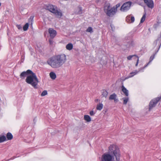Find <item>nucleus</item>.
I'll list each match as a JSON object with an SVG mask.
<instances>
[{
  "label": "nucleus",
  "mask_w": 161,
  "mask_h": 161,
  "mask_svg": "<svg viewBox=\"0 0 161 161\" xmlns=\"http://www.w3.org/2000/svg\"><path fill=\"white\" fill-rule=\"evenodd\" d=\"M120 156L118 147L114 144L111 145L108 152L103 153L101 156V161H119Z\"/></svg>",
  "instance_id": "1"
},
{
  "label": "nucleus",
  "mask_w": 161,
  "mask_h": 161,
  "mask_svg": "<svg viewBox=\"0 0 161 161\" xmlns=\"http://www.w3.org/2000/svg\"><path fill=\"white\" fill-rule=\"evenodd\" d=\"M66 57L64 54L54 56L47 61V64L53 68H58L66 62Z\"/></svg>",
  "instance_id": "2"
},
{
  "label": "nucleus",
  "mask_w": 161,
  "mask_h": 161,
  "mask_svg": "<svg viewBox=\"0 0 161 161\" xmlns=\"http://www.w3.org/2000/svg\"><path fill=\"white\" fill-rule=\"evenodd\" d=\"M25 81L28 84L31 85L35 89H37V85L39 82L36 74L32 72L30 75L27 76Z\"/></svg>",
  "instance_id": "3"
},
{
  "label": "nucleus",
  "mask_w": 161,
  "mask_h": 161,
  "mask_svg": "<svg viewBox=\"0 0 161 161\" xmlns=\"http://www.w3.org/2000/svg\"><path fill=\"white\" fill-rule=\"evenodd\" d=\"M104 11L106 15L109 17H112L115 14L117 11L113 7L111 8L110 4L107 3L104 7Z\"/></svg>",
  "instance_id": "4"
},
{
  "label": "nucleus",
  "mask_w": 161,
  "mask_h": 161,
  "mask_svg": "<svg viewBox=\"0 0 161 161\" xmlns=\"http://www.w3.org/2000/svg\"><path fill=\"white\" fill-rule=\"evenodd\" d=\"M161 99V96L151 100L149 104V110L150 111L153 107H155Z\"/></svg>",
  "instance_id": "5"
},
{
  "label": "nucleus",
  "mask_w": 161,
  "mask_h": 161,
  "mask_svg": "<svg viewBox=\"0 0 161 161\" xmlns=\"http://www.w3.org/2000/svg\"><path fill=\"white\" fill-rule=\"evenodd\" d=\"M132 4L130 1H128L125 3L121 6L120 9L121 11H126L129 10L130 8V7Z\"/></svg>",
  "instance_id": "6"
},
{
  "label": "nucleus",
  "mask_w": 161,
  "mask_h": 161,
  "mask_svg": "<svg viewBox=\"0 0 161 161\" xmlns=\"http://www.w3.org/2000/svg\"><path fill=\"white\" fill-rule=\"evenodd\" d=\"M136 44V42L132 40H127L126 42L124 44V46H125L126 49L128 50L134 47Z\"/></svg>",
  "instance_id": "7"
},
{
  "label": "nucleus",
  "mask_w": 161,
  "mask_h": 161,
  "mask_svg": "<svg viewBox=\"0 0 161 161\" xmlns=\"http://www.w3.org/2000/svg\"><path fill=\"white\" fill-rule=\"evenodd\" d=\"M44 8L46 9L49 10L52 13L55 11V9L57 8V7L56 6L51 4L45 5L44 6Z\"/></svg>",
  "instance_id": "8"
},
{
  "label": "nucleus",
  "mask_w": 161,
  "mask_h": 161,
  "mask_svg": "<svg viewBox=\"0 0 161 161\" xmlns=\"http://www.w3.org/2000/svg\"><path fill=\"white\" fill-rule=\"evenodd\" d=\"M144 68L141 67L139 69L138 71L135 70L134 72H132L130 73L129 75L127 76L125 79H127L129 78L133 77L134 75H136L139 72H143L144 71Z\"/></svg>",
  "instance_id": "9"
},
{
  "label": "nucleus",
  "mask_w": 161,
  "mask_h": 161,
  "mask_svg": "<svg viewBox=\"0 0 161 161\" xmlns=\"http://www.w3.org/2000/svg\"><path fill=\"white\" fill-rule=\"evenodd\" d=\"M31 73H32V71L30 69H28L26 71L22 72L20 75V77L22 79H24L26 76L30 75Z\"/></svg>",
  "instance_id": "10"
},
{
  "label": "nucleus",
  "mask_w": 161,
  "mask_h": 161,
  "mask_svg": "<svg viewBox=\"0 0 161 161\" xmlns=\"http://www.w3.org/2000/svg\"><path fill=\"white\" fill-rule=\"evenodd\" d=\"M143 1L148 8L152 9L154 7V4L153 0H143Z\"/></svg>",
  "instance_id": "11"
},
{
  "label": "nucleus",
  "mask_w": 161,
  "mask_h": 161,
  "mask_svg": "<svg viewBox=\"0 0 161 161\" xmlns=\"http://www.w3.org/2000/svg\"><path fill=\"white\" fill-rule=\"evenodd\" d=\"M48 32L50 34V36L52 39H53L57 34L56 31L52 28L49 29Z\"/></svg>",
  "instance_id": "12"
},
{
  "label": "nucleus",
  "mask_w": 161,
  "mask_h": 161,
  "mask_svg": "<svg viewBox=\"0 0 161 161\" xmlns=\"http://www.w3.org/2000/svg\"><path fill=\"white\" fill-rule=\"evenodd\" d=\"M54 14L55 16L58 18H60L63 15L62 12L60 9L58 10L57 8L55 9L54 12L53 13Z\"/></svg>",
  "instance_id": "13"
},
{
  "label": "nucleus",
  "mask_w": 161,
  "mask_h": 161,
  "mask_svg": "<svg viewBox=\"0 0 161 161\" xmlns=\"http://www.w3.org/2000/svg\"><path fill=\"white\" fill-rule=\"evenodd\" d=\"M135 21V18L131 15L127 16L126 18V21L128 23H133Z\"/></svg>",
  "instance_id": "14"
},
{
  "label": "nucleus",
  "mask_w": 161,
  "mask_h": 161,
  "mask_svg": "<svg viewBox=\"0 0 161 161\" xmlns=\"http://www.w3.org/2000/svg\"><path fill=\"white\" fill-rule=\"evenodd\" d=\"M121 88L122 92L124 93L126 96L128 97L129 95L128 91L123 85L122 86Z\"/></svg>",
  "instance_id": "15"
},
{
  "label": "nucleus",
  "mask_w": 161,
  "mask_h": 161,
  "mask_svg": "<svg viewBox=\"0 0 161 161\" xmlns=\"http://www.w3.org/2000/svg\"><path fill=\"white\" fill-rule=\"evenodd\" d=\"M35 137V133H33V136L32 137H31V138H30V139H29V140L28 139H25L24 140V141L25 142L27 143H29L31 142L34 140Z\"/></svg>",
  "instance_id": "16"
},
{
  "label": "nucleus",
  "mask_w": 161,
  "mask_h": 161,
  "mask_svg": "<svg viewBox=\"0 0 161 161\" xmlns=\"http://www.w3.org/2000/svg\"><path fill=\"white\" fill-rule=\"evenodd\" d=\"M138 57L137 55L135 54L130 55L127 57V59L128 60H131L132 58H133L134 59H136Z\"/></svg>",
  "instance_id": "17"
},
{
  "label": "nucleus",
  "mask_w": 161,
  "mask_h": 161,
  "mask_svg": "<svg viewBox=\"0 0 161 161\" xmlns=\"http://www.w3.org/2000/svg\"><path fill=\"white\" fill-rule=\"evenodd\" d=\"M49 75L50 78L53 80L55 79L56 77V74L53 72H50Z\"/></svg>",
  "instance_id": "18"
},
{
  "label": "nucleus",
  "mask_w": 161,
  "mask_h": 161,
  "mask_svg": "<svg viewBox=\"0 0 161 161\" xmlns=\"http://www.w3.org/2000/svg\"><path fill=\"white\" fill-rule=\"evenodd\" d=\"M117 97V96L116 94L115 93H114L110 96L109 99L110 100H114Z\"/></svg>",
  "instance_id": "19"
},
{
  "label": "nucleus",
  "mask_w": 161,
  "mask_h": 161,
  "mask_svg": "<svg viewBox=\"0 0 161 161\" xmlns=\"http://www.w3.org/2000/svg\"><path fill=\"white\" fill-rule=\"evenodd\" d=\"M84 119L87 122H89L91 121V119L90 116L87 115H85L84 116Z\"/></svg>",
  "instance_id": "20"
},
{
  "label": "nucleus",
  "mask_w": 161,
  "mask_h": 161,
  "mask_svg": "<svg viewBox=\"0 0 161 161\" xmlns=\"http://www.w3.org/2000/svg\"><path fill=\"white\" fill-rule=\"evenodd\" d=\"M66 48L67 50H70L73 48V45L71 43H68L66 45Z\"/></svg>",
  "instance_id": "21"
},
{
  "label": "nucleus",
  "mask_w": 161,
  "mask_h": 161,
  "mask_svg": "<svg viewBox=\"0 0 161 161\" xmlns=\"http://www.w3.org/2000/svg\"><path fill=\"white\" fill-rule=\"evenodd\" d=\"M6 137L8 140H11L13 138V136L11 133L8 132L6 135Z\"/></svg>",
  "instance_id": "22"
},
{
  "label": "nucleus",
  "mask_w": 161,
  "mask_h": 161,
  "mask_svg": "<svg viewBox=\"0 0 161 161\" xmlns=\"http://www.w3.org/2000/svg\"><path fill=\"white\" fill-rule=\"evenodd\" d=\"M158 52H157V51L156 50H155V52L154 53L153 55H152L150 58L149 59V63H151L152 61H153V60L154 59L155 57V55Z\"/></svg>",
  "instance_id": "23"
},
{
  "label": "nucleus",
  "mask_w": 161,
  "mask_h": 161,
  "mask_svg": "<svg viewBox=\"0 0 161 161\" xmlns=\"http://www.w3.org/2000/svg\"><path fill=\"white\" fill-rule=\"evenodd\" d=\"M103 105L102 103H100L97 105L96 109L98 110H101L103 108Z\"/></svg>",
  "instance_id": "24"
},
{
  "label": "nucleus",
  "mask_w": 161,
  "mask_h": 161,
  "mask_svg": "<svg viewBox=\"0 0 161 161\" xmlns=\"http://www.w3.org/2000/svg\"><path fill=\"white\" fill-rule=\"evenodd\" d=\"M6 140V137L5 136H0V143L4 142Z\"/></svg>",
  "instance_id": "25"
},
{
  "label": "nucleus",
  "mask_w": 161,
  "mask_h": 161,
  "mask_svg": "<svg viewBox=\"0 0 161 161\" xmlns=\"http://www.w3.org/2000/svg\"><path fill=\"white\" fill-rule=\"evenodd\" d=\"M102 95L103 97L106 98L108 95V92L105 90H103Z\"/></svg>",
  "instance_id": "26"
},
{
  "label": "nucleus",
  "mask_w": 161,
  "mask_h": 161,
  "mask_svg": "<svg viewBox=\"0 0 161 161\" xmlns=\"http://www.w3.org/2000/svg\"><path fill=\"white\" fill-rule=\"evenodd\" d=\"M123 99L124 101L123 103L124 104H126L129 100V98L128 97H123Z\"/></svg>",
  "instance_id": "27"
},
{
  "label": "nucleus",
  "mask_w": 161,
  "mask_h": 161,
  "mask_svg": "<svg viewBox=\"0 0 161 161\" xmlns=\"http://www.w3.org/2000/svg\"><path fill=\"white\" fill-rule=\"evenodd\" d=\"M29 27V24L28 23H26L25 25L23 27V29L24 31H26L27 30Z\"/></svg>",
  "instance_id": "28"
},
{
  "label": "nucleus",
  "mask_w": 161,
  "mask_h": 161,
  "mask_svg": "<svg viewBox=\"0 0 161 161\" xmlns=\"http://www.w3.org/2000/svg\"><path fill=\"white\" fill-rule=\"evenodd\" d=\"M146 13H145L143 15L142 17V18L141 19V21H140L141 23H142L145 21V19L146 18Z\"/></svg>",
  "instance_id": "29"
},
{
  "label": "nucleus",
  "mask_w": 161,
  "mask_h": 161,
  "mask_svg": "<svg viewBox=\"0 0 161 161\" xmlns=\"http://www.w3.org/2000/svg\"><path fill=\"white\" fill-rule=\"evenodd\" d=\"M86 32H89L92 33L93 32V30L92 27H88L86 30Z\"/></svg>",
  "instance_id": "30"
},
{
  "label": "nucleus",
  "mask_w": 161,
  "mask_h": 161,
  "mask_svg": "<svg viewBox=\"0 0 161 161\" xmlns=\"http://www.w3.org/2000/svg\"><path fill=\"white\" fill-rule=\"evenodd\" d=\"M120 6V3H117L116 6H114L113 7L114 8L115 10L117 12L118 8Z\"/></svg>",
  "instance_id": "31"
},
{
  "label": "nucleus",
  "mask_w": 161,
  "mask_h": 161,
  "mask_svg": "<svg viewBox=\"0 0 161 161\" xmlns=\"http://www.w3.org/2000/svg\"><path fill=\"white\" fill-rule=\"evenodd\" d=\"M34 17V16H31L29 19V22L30 23H31V24L32 23Z\"/></svg>",
  "instance_id": "32"
},
{
  "label": "nucleus",
  "mask_w": 161,
  "mask_h": 161,
  "mask_svg": "<svg viewBox=\"0 0 161 161\" xmlns=\"http://www.w3.org/2000/svg\"><path fill=\"white\" fill-rule=\"evenodd\" d=\"M47 91L46 90H44L42 92L41 95V96H44L46 95L47 94Z\"/></svg>",
  "instance_id": "33"
},
{
  "label": "nucleus",
  "mask_w": 161,
  "mask_h": 161,
  "mask_svg": "<svg viewBox=\"0 0 161 161\" xmlns=\"http://www.w3.org/2000/svg\"><path fill=\"white\" fill-rule=\"evenodd\" d=\"M89 114L91 116H93L94 115L95 113L92 110L90 112Z\"/></svg>",
  "instance_id": "34"
},
{
  "label": "nucleus",
  "mask_w": 161,
  "mask_h": 161,
  "mask_svg": "<svg viewBox=\"0 0 161 161\" xmlns=\"http://www.w3.org/2000/svg\"><path fill=\"white\" fill-rule=\"evenodd\" d=\"M16 27L19 30H21L22 29V26L20 25H17Z\"/></svg>",
  "instance_id": "35"
},
{
  "label": "nucleus",
  "mask_w": 161,
  "mask_h": 161,
  "mask_svg": "<svg viewBox=\"0 0 161 161\" xmlns=\"http://www.w3.org/2000/svg\"><path fill=\"white\" fill-rule=\"evenodd\" d=\"M137 59L136 60V65H135V66L136 67L138 66V63H139V57L138 56L137 57Z\"/></svg>",
  "instance_id": "36"
},
{
  "label": "nucleus",
  "mask_w": 161,
  "mask_h": 161,
  "mask_svg": "<svg viewBox=\"0 0 161 161\" xmlns=\"http://www.w3.org/2000/svg\"><path fill=\"white\" fill-rule=\"evenodd\" d=\"M53 39H52L51 38V39H49V43L51 45L53 43Z\"/></svg>",
  "instance_id": "37"
},
{
  "label": "nucleus",
  "mask_w": 161,
  "mask_h": 161,
  "mask_svg": "<svg viewBox=\"0 0 161 161\" xmlns=\"http://www.w3.org/2000/svg\"><path fill=\"white\" fill-rule=\"evenodd\" d=\"M17 157H16V156H14L13 157H12V158H10L9 159L6 160V161H9V160H13V159H14V158H16Z\"/></svg>",
  "instance_id": "38"
},
{
  "label": "nucleus",
  "mask_w": 161,
  "mask_h": 161,
  "mask_svg": "<svg viewBox=\"0 0 161 161\" xmlns=\"http://www.w3.org/2000/svg\"><path fill=\"white\" fill-rule=\"evenodd\" d=\"M150 63H149V62L147 63V64H146V65H145V66H144V67H143V68H144V69L146 68V67H147L148 65L150 64Z\"/></svg>",
  "instance_id": "39"
},
{
  "label": "nucleus",
  "mask_w": 161,
  "mask_h": 161,
  "mask_svg": "<svg viewBox=\"0 0 161 161\" xmlns=\"http://www.w3.org/2000/svg\"><path fill=\"white\" fill-rule=\"evenodd\" d=\"M79 9H80V10H79V11L78 13L79 14H81L82 13V8H81V7Z\"/></svg>",
  "instance_id": "40"
},
{
  "label": "nucleus",
  "mask_w": 161,
  "mask_h": 161,
  "mask_svg": "<svg viewBox=\"0 0 161 161\" xmlns=\"http://www.w3.org/2000/svg\"><path fill=\"white\" fill-rule=\"evenodd\" d=\"M114 100V102L115 103H116L119 101L118 99L117 98H115V99Z\"/></svg>",
  "instance_id": "41"
},
{
  "label": "nucleus",
  "mask_w": 161,
  "mask_h": 161,
  "mask_svg": "<svg viewBox=\"0 0 161 161\" xmlns=\"http://www.w3.org/2000/svg\"><path fill=\"white\" fill-rule=\"evenodd\" d=\"M110 26L111 27V29H112V31H114V27H113V25H110Z\"/></svg>",
  "instance_id": "42"
},
{
  "label": "nucleus",
  "mask_w": 161,
  "mask_h": 161,
  "mask_svg": "<svg viewBox=\"0 0 161 161\" xmlns=\"http://www.w3.org/2000/svg\"><path fill=\"white\" fill-rule=\"evenodd\" d=\"M98 101V99H96V101Z\"/></svg>",
  "instance_id": "43"
},
{
  "label": "nucleus",
  "mask_w": 161,
  "mask_h": 161,
  "mask_svg": "<svg viewBox=\"0 0 161 161\" xmlns=\"http://www.w3.org/2000/svg\"><path fill=\"white\" fill-rule=\"evenodd\" d=\"M31 54L32 55H33L32 53H31Z\"/></svg>",
  "instance_id": "44"
},
{
  "label": "nucleus",
  "mask_w": 161,
  "mask_h": 161,
  "mask_svg": "<svg viewBox=\"0 0 161 161\" xmlns=\"http://www.w3.org/2000/svg\"><path fill=\"white\" fill-rule=\"evenodd\" d=\"M160 161H161V159H160Z\"/></svg>",
  "instance_id": "45"
}]
</instances>
